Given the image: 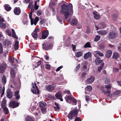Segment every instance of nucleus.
I'll use <instances>...</instances> for the list:
<instances>
[{
    "label": "nucleus",
    "mask_w": 121,
    "mask_h": 121,
    "mask_svg": "<svg viewBox=\"0 0 121 121\" xmlns=\"http://www.w3.org/2000/svg\"><path fill=\"white\" fill-rule=\"evenodd\" d=\"M95 79V78L93 76H91L90 77L88 78L86 80V82L89 83H92L93 82Z\"/></svg>",
    "instance_id": "f3484780"
},
{
    "label": "nucleus",
    "mask_w": 121,
    "mask_h": 121,
    "mask_svg": "<svg viewBox=\"0 0 121 121\" xmlns=\"http://www.w3.org/2000/svg\"><path fill=\"white\" fill-rule=\"evenodd\" d=\"M77 23V20L76 18H73L71 21V24L72 25L74 26L76 25Z\"/></svg>",
    "instance_id": "cd10ccee"
},
{
    "label": "nucleus",
    "mask_w": 121,
    "mask_h": 121,
    "mask_svg": "<svg viewBox=\"0 0 121 121\" xmlns=\"http://www.w3.org/2000/svg\"><path fill=\"white\" fill-rule=\"evenodd\" d=\"M72 47L73 48V49L74 51H75L76 50V45H72Z\"/></svg>",
    "instance_id": "052dcab7"
},
{
    "label": "nucleus",
    "mask_w": 121,
    "mask_h": 121,
    "mask_svg": "<svg viewBox=\"0 0 121 121\" xmlns=\"http://www.w3.org/2000/svg\"><path fill=\"white\" fill-rule=\"evenodd\" d=\"M39 17H36L35 19L33 18L31 19H30L31 25H32L34 24L35 25V26L39 21Z\"/></svg>",
    "instance_id": "9d476101"
},
{
    "label": "nucleus",
    "mask_w": 121,
    "mask_h": 121,
    "mask_svg": "<svg viewBox=\"0 0 121 121\" xmlns=\"http://www.w3.org/2000/svg\"><path fill=\"white\" fill-rule=\"evenodd\" d=\"M102 92L104 93L105 94H106L107 96H109L110 95L111 91H102Z\"/></svg>",
    "instance_id": "f704fd0d"
},
{
    "label": "nucleus",
    "mask_w": 121,
    "mask_h": 121,
    "mask_svg": "<svg viewBox=\"0 0 121 121\" xmlns=\"http://www.w3.org/2000/svg\"><path fill=\"white\" fill-rule=\"evenodd\" d=\"M82 54V52L81 51L77 52L76 53V56L77 57H79L81 56Z\"/></svg>",
    "instance_id": "4c0bfd02"
},
{
    "label": "nucleus",
    "mask_w": 121,
    "mask_h": 121,
    "mask_svg": "<svg viewBox=\"0 0 121 121\" xmlns=\"http://www.w3.org/2000/svg\"><path fill=\"white\" fill-rule=\"evenodd\" d=\"M55 95L56 98L60 99L61 101H63V99L61 98L62 96L60 92H58Z\"/></svg>",
    "instance_id": "412c9836"
},
{
    "label": "nucleus",
    "mask_w": 121,
    "mask_h": 121,
    "mask_svg": "<svg viewBox=\"0 0 121 121\" xmlns=\"http://www.w3.org/2000/svg\"><path fill=\"white\" fill-rule=\"evenodd\" d=\"M77 111L76 110H72L69 113L68 115V118L71 119H74V117L77 116Z\"/></svg>",
    "instance_id": "20e7f679"
},
{
    "label": "nucleus",
    "mask_w": 121,
    "mask_h": 121,
    "mask_svg": "<svg viewBox=\"0 0 121 121\" xmlns=\"http://www.w3.org/2000/svg\"><path fill=\"white\" fill-rule=\"evenodd\" d=\"M6 107V103H2L1 104V107L2 109H3V108Z\"/></svg>",
    "instance_id": "13d9d810"
},
{
    "label": "nucleus",
    "mask_w": 121,
    "mask_h": 121,
    "mask_svg": "<svg viewBox=\"0 0 121 121\" xmlns=\"http://www.w3.org/2000/svg\"><path fill=\"white\" fill-rule=\"evenodd\" d=\"M55 105L56 106V107H57V108L56 109V110H57V109H59V104L56 103H55Z\"/></svg>",
    "instance_id": "680f3d73"
},
{
    "label": "nucleus",
    "mask_w": 121,
    "mask_h": 121,
    "mask_svg": "<svg viewBox=\"0 0 121 121\" xmlns=\"http://www.w3.org/2000/svg\"><path fill=\"white\" fill-rule=\"evenodd\" d=\"M63 67L62 66H60L58 67L56 70V71H59Z\"/></svg>",
    "instance_id": "e2e57ef3"
},
{
    "label": "nucleus",
    "mask_w": 121,
    "mask_h": 121,
    "mask_svg": "<svg viewBox=\"0 0 121 121\" xmlns=\"http://www.w3.org/2000/svg\"><path fill=\"white\" fill-rule=\"evenodd\" d=\"M112 87V86L111 85H106L105 86V88L107 89L108 90H110Z\"/></svg>",
    "instance_id": "de8ad7c7"
},
{
    "label": "nucleus",
    "mask_w": 121,
    "mask_h": 121,
    "mask_svg": "<svg viewBox=\"0 0 121 121\" xmlns=\"http://www.w3.org/2000/svg\"><path fill=\"white\" fill-rule=\"evenodd\" d=\"M65 98L66 101L68 103L72 104L73 105L76 104V100L74 98L67 96L65 97Z\"/></svg>",
    "instance_id": "f03ea898"
},
{
    "label": "nucleus",
    "mask_w": 121,
    "mask_h": 121,
    "mask_svg": "<svg viewBox=\"0 0 121 121\" xmlns=\"http://www.w3.org/2000/svg\"><path fill=\"white\" fill-rule=\"evenodd\" d=\"M75 121H81L79 117H77L75 119Z\"/></svg>",
    "instance_id": "0e129e2a"
},
{
    "label": "nucleus",
    "mask_w": 121,
    "mask_h": 121,
    "mask_svg": "<svg viewBox=\"0 0 121 121\" xmlns=\"http://www.w3.org/2000/svg\"><path fill=\"white\" fill-rule=\"evenodd\" d=\"M39 31V29H35L32 33V37L34 38H37L38 36L37 33Z\"/></svg>",
    "instance_id": "4468645a"
},
{
    "label": "nucleus",
    "mask_w": 121,
    "mask_h": 121,
    "mask_svg": "<svg viewBox=\"0 0 121 121\" xmlns=\"http://www.w3.org/2000/svg\"><path fill=\"white\" fill-rule=\"evenodd\" d=\"M60 13L61 14L64 15L63 19L70 22V18L73 13L72 4L71 3L67 5L63 4L61 5Z\"/></svg>",
    "instance_id": "f257e3e1"
},
{
    "label": "nucleus",
    "mask_w": 121,
    "mask_h": 121,
    "mask_svg": "<svg viewBox=\"0 0 121 121\" xmlns=\"http://www.w3.org/2000/svg\"><path fill=\"white\" fill-rule=\"evenodd\" d=\"M33 2H30V3L28 7L30 9L33 8Z\"/></svg>",
    "instance_id": "09e8293b"
},
{
    "label": "nucleus",
    "mask_w": 121,
    "mask_h": 121,
    "mask_svg": "<svg viewBox=\"0 0 121 121\" xmlns=\"http://www.w3.org/2000/svg\"><path fill=\"white\" fill-rule=\"evenodd\" d=\"M96 28V30H98L99 29H104L106 27V25L103 22L99 23L98 26H95Z\"/></svg>",
    "instance_id": "1a4fd4ad"
},
{
    "label": "nucleus",
    "mask_w": 121,
    "mask_h": 121,
    "mask_svg": "<svg viewBox=\"0 0 121 121\" xmlns=\"http://www.w3.org/2000/svg\"><path fill=\"white\" fill-rule=\"evenodd\" d=\"M6 67L5 65H2L0 66V72L2 73L4 72L6 69Z\"/></svg>",
    "instance_id": "393cba45"
},
{
    "label": "nucleus",
    "mask_w": 121,
    "mask_h": 121,
    "mask_svg": "<svg viewBox=\"0 0 121 121\" xmlns=\"http://www.w3.org/2000/svg\"><path fill=\"white\" fill-rule=\"evenodd\" d=\"M121 93V91L120 90H117L111 94V97H113L115 95H119Z\"/></svg>",
    "instance_id": "4be33fe9"
},
{
    "label": "nucleus",
    "mask_w": 121,
    "mask_h": 121,
    "mask_svg": "<svg viewBox=\"0 0 121 121\" xmlns=\"http://www.w3.org/2000/svg\"><path fill=\"white\" fill-rule=\"evenodd\" d=\"M93 14L94 15V17L96 19H99L100 18V16L99 13L96 11L93 12Z\"/></svg>",
    "instance_id": "dca6fc26"
},
{
    "label": "nucleus",
    "mask_w": 121,
    "mask_h": 121,
    "mask_svg": "<svg viewBox=\"0 0 121 121\" xmlns=\"http://www.w3.org/2000/svg\"><path fill=\"white\" fill-rule=\"evenodd\" d=\"M117 36V35L115 32L114 31H112L108 33L107 37L109 39H113L115 38Z\"/></svg>",
    "instance_id": "7ed1b4c3"
},
{
    "label": "nucleus",
    "mask_w": 121,
    "mask_h": 121,
    "mask_svg": "<svg viewBox=\"0 0 121 121\" xmlns=\"http://www.w3.org/2000/svg\"><path fill=\"white\" fill-rule=\"evenodd\" d=\"M46 104L44 102H41L39 103V105L41 107H45Z\"/></svg>",
    "instance_id": "e433bc0d"
},
{
    "label": "nucleus",
    "mask_w": 121,
    "mask_h": 121,
    "mask_svg": "<svg viewBox=\"0 0 121 121\" xmlns=\"http://www.w3.org/2000/svg\"><path fill=\"white\" fill-rule=\"evenodd\" d=\"M104 63H102L101 65L98 68V71H101L102 69L103 68L104 66Z\"/></svg>",
    "instance_id": "79ce46f5"
},
{
    "label": "nucleus",
    "mask_w": 121,
    "mask_h": 121,
    "mask_svg": "<svg viewBox=\"0 0 121 121\" xmlns=\"http://www.w3.org/2000/svg\"><path fill=\"white\" fill-rule=\"evenodd\" d=\"M110 80L109 78H106L105 79V83L108 84L110 82Z\"/></svg>",
    "instance_id": "864d4df0"
},
{
    "label": "nucleus",
    "mask_w": 121,
    "mask_h": 121,
    "mask_svg": "<svg viewBox=\"0 0 121 121\" xmlns=\"http://www.w3.org/2000/svg\"><path fill=\"white\" fill-rule=\"evenodd\" d=\"M43 49L45 50L50 49L52 48V44H50L48 45L46 43L43 44Z\"/></svg>",
    "instance_id": "6e6552de"
},
{
    "label": "nucleus",
    "mask_w": 121,
    "mask_h": 121,
    "mask_svg": "<svg viewBox=\"0 0 121 121\" xmlns=\"http://www.w3.org/2000/svg\"><path fill=\"white\" fill-rule=\"evenodd\" d=\"M49 34V32L48 30H46L44 31L42 33V37L43 39H46L48 36Z\"/></svg>",
    "instance_id": "2eb2a0df"
},
{
    "label": "nucleus",
    "mask_w": 121,
    "mask_h": 121,
    "mask_svg": "<svg viewBox=\"0 0 121 121\" xmlns=\"http://www.w3.org/2000/svg\"><path fill=\"white\" fill-rule=\"evenodd\" d=\"M4 87H3V89L2 88V87H0V94L2 93L1 97H2V96L4 95Z\"/></svg>",
    "instance_id": "2f4dec72"
},
{
    "label": "nucleus",
    "mask_w": 121,
    "mask_h": 121,
    "mask_svg": "<svg viewBox=\"0 0 121 121\" xmlns=\"http://www.w3.org/2000/svg\"><path fill=\"white\" fill-rule=\"evenodd\" d=\"M24 25H27L28 24V22L26 19L23 20L22 21Z\"/></svg>",
    "instance_id": "8fccbe9b"
},
{
    "label": "nucleus",
    "mask_w": 121,
    "mask_h": 121,
    "mask_svg": "<svg viewBox=\"0 0 121 121\" xmlns=\"http://www.w3.org/2000/svg\"><path fill=\"white\" fill-rule=\"evenodd\" d=\"M95 52L96 54H98L100 56H104V55L103 53L99 51H95Z\"/></svg>",
    "instance_id": "7c9ffc66"
},
{
    "label": "nucleus",
    "mask_w": 121,
    "mask_h": 121,
    "mask_svg": "<svg viewBox=\"0 0 121 121\" xmlns=\"http://www.w3.org/2000/svg\"><path fill=\"white\" fill-rule=\"evenodd\" d=\"M18 93L19 92L17 91H16L15 93V98L16 99H17L20 98V96L18 94Z\"/></svg>",
    "instance_id": "473e14b6"
},
{
    "label": "nucleus",
    "mask_w": 121,
    "mask_h": 121,
    "mask_svg": "<svg viewBox=\"0 0 121 121\" xmlns=\"http://www.w3.org/2000/svg\"><path fill=\"white\" fill-rule=\"evenodd\" d=\"M3 52V46L0 43V53H2Z\"/></svg>",
    "instance_id": "49530a36"
},
{
    "label": "nucleus",
    "mask_w": 121,
    "mask_h": 121,
    "mask_svg": "<svg viewBox=\"0 0 121 121\" xmlns=\"http://www.w3.org/2000/svg\"><path fill=\"white\" fill-rule=\"evenodd\" d=\"M84 47L85 48H91L90 43L89 42H87L85 45Z\"/></svg>",
    "instance_id": "58836bf2"
},
{
    "label": "nucleus",
    "mask_w": 121,
    "mask_h": 121,
    "mask_svg": "<svg viewBox=\"0 0 121 121\" xmlns=\"http://www.w3.org/2000/svg\"><path fill=\"white\" fill-rule=\"evenodd\" d=\"M46 68L47 69H50V66L49 64H47L46 65Z\"/></svg>",
    "instance_id": "bf43d9fd"
},
{
    "label": "nucleus",
    "mask_w": 121,
    "mask_h": 121,
    "mask_svg": "<svg viewBox=\"0 0 121 121\" xmlns=\"http://www.w3.org/2000/svg\"><path fill=\"white\" fill-rule=\"evenodd\" d=\"M97 33L99 35H105L107 33V31L105 30H101L97 31Z\"/></svg>",
    "instance_id": "5701e85b"
},
{
    "label": "nucleus",
    "mask_w": 121,
    "mask_h": 121,
    "mask_svg": "<svg viewBox=\"0 0 121 121\" xmlns=\"http://www.w3.org/2000/svg\"><path fill=\"white\" fill-rule=\"evenodd\" d=\"M7 92V97L9 99L11 98L13 96V95L11 91L9 89L8 90Z\"/></svg>",
    "instance_id": "aec40b11"
},
{
    "label": "nucleus",
    "mask_w": 121,
    "mask_h": 121,
    "mask_svg": "<svg viewBox=\"0 0 121 121\" xmlns=\"http://www.w3.org/2000/svg\"><path fill=\"white\" fill-rule=\"evenodd\" d=\"M21 10L19 8H16L14 10V14L16 15H19L21 13Z\"/></svg>",
    "instance_id": "a211bd4d"
},
{
    "label": "nucleus",
    "mask_w": 121,
    "mask_h": 121,
    "mask_svg": "<svg viewBox=\"0 0 121 121\" xmlns=\"http://www.w3.org/2000/svg\"><path fill=\"white\" fill-rule=\"evenodd\" d=\"M4 21V19L0 16V27L2 28H5L6 27V24L3 23Z\"/></svg>",
    "instance_id": "f8f14e48"
},
{
    "label": "nucleus",
    "mask_w": 121,
    "mask_h": 121,
    "mask_svg": "<svg viewBox=\"0 0 121 121\" xmlns=\"http://www.w3.org/2000/svg\"><path fill=\"white\" fill-rule=\"evenodd\" d=\"M6 33L9 36H11L12 35L10 31L9 30H7L6 31Z\"/></svg>",
    "instance_id": "5fc2aeb1"
},
{
    "label": "nucleus",
    "mask_w": 121,
    "mask_h": 121,
    "mask_svg": "<svg viewBox=\"0 0 121 121\" xmlns=\"http://www.w3.org/2000/svg\"><path fill=\"white\" fill-rule=\"evenodd\" d=\"M14 60L13 58H9V61L11 63H13L14 61Z\"/></svg>",
    "instance_id": "4d7b16f0"
},
{
    "label": "nucleus",
    "mask_w": 121,
    "mask_h": 121,
    "mask_svg": "<svg viewBox=\"0 0 121 121\" xmlns=\"http://www.w3.org/2000/svg\"><path fill=\"white\" fill-rule=\"evenodd\" d=\"M42 11L41 10H39L37 12V13L38 16H40L42 14Z\"/></svg>",
    "instance_id": "3c124183"
},
{
    "label": "nucleus",
    "mask_w": 121,
    "mask_h": 121,
    "mask_svg": "<svg viewBox=\"0 0 121 121\" xmlns=\"http://www.w3.org/2000/svg\"><path fill=\"white\" fill-rule=\"evenodd\" d=\"M19 42L18 41H16V42L14 45V48L16 50H17L19 48Z\"/></svg>",
    "instance_id": "c756f323"
},
{
    "label": "nucleus",
    "mask_w": 121,
    "mask_h": 121,
    "mask_svg": "<svg viewBox=\"0 0 121 121\" xmlns=\"http://www.w3.org/2000/svg\"><path fill=\"white\" fill-rule=\"evenodd\" d=\"M86 89L88 91H91L92 90V87L90 86H88L86 88Z\"/></svg>",
    "instance_id": "37998d69"
},
{
    "label": "nucleus",
    "mask_w": 121,
    "mask_h": 121,
    "mask_svg": "<svg viewBox=\"0 0 121 121\" xmlns=\"http://www.w3.org/2000/svg\"><path fill=\"white\" fill-rule=\"evenodd\" d=\"M100 39V36L99 35H97L94 39V41L95 42H97Z\"/></svg>",
    "instance_id": "a19ab883"
},
{
    "label": "nucleus",
    "mask_w": 121,
    "mask_h": 121,
    "mask_svg": "<svg viewBox=\"0 0 121 121\" xmlns=\"http://www.w3.org/2000/svg\"><path fill=\"white\" fill-rule=\"evenodd\" d=\"M91 52H89L85 54L84 56V58L85 59H86L91 57Z\"/></svg>",
    "instance_id": "b1692460"
},
{
    "label": "nucleus",
    "mask_w": 121,
    "mask_h": 121,
    "mask_svg": "<svg viewBox=\"0 0 121 121\" xmlns=\"http://www.w3.org/2000/svg\"><path fill=\"white\" fill-rule=\"evenodd\" d=\"M2 81L3 83L4 84H5L6 82V78L4 76H3L2 79Z\"/></svg>",
    "instance_id": "ea45409f"
},
{
    "label": "nucleus",
    "mask_w": 121,
    "mask_h": 121,
    "mask_svg": "<svg viewBox=\"0 0 121 121\" xmlns=\"http://www.w3.org/2000/svg\"><path fill=\"white\" fill-rule=\"evenodd\" d=\"M46 21L45 19H43L40 22V23L41 25H42L44 23L46 22Z\"/></svg>",
    "instance_id": "603ef678"
},
{
    "label": "nucleus",
    "mask_w": 121,
    "mask_h": 121,
    "mask_svg": "<svg viewBox=\"0 0 121 121\" xmlns=\"http://www.w3.org/2000/svg\"><path fill=\"white\" fill-rule=\"evenodd\" d=\"M38 1H35L34 6V9L35 10H37L39 8V6L37 4V3H38Z\"/></svg>",
    "instance_id": "72a5a7b5"
},
{
    "label": "nucleus",
    "mask_w": 121,
    "mask_h": 121,
    "mask_svg": "<svg viewBox=\"0 0 121 121\" xmlns=\"http://www.w3.org/2000/svg\"><path fill=\"white\" fill-rule=\"evenodd\" d=\"M80 65L79 64L76 67V70H77L78 69L80 68Z\"/></svg>",
    "instance_id": "774afa93"
},
{
    "label": "nucleus",
    "mask_w": 121,
    "mask_h": 121,
    "mask_svg": "<svg viewBox=\"0 0 121 121\" xmlns=\"http://www.w3.org/2000/svg\"><path fill=\"white\" fill-rule=\"evenodd\" d=\"M113 70L114 71L117 72L118 71V69L116 68H114L113 69Z\"/></svg>",
    "instance_id": "338daca9"
},
{
    "label": "nucleus",
    "mask_w": 121,
    "mask_h": 121,
    "mask_svg": "<svg viewBox=\"0 0 121 121\" xmlns=\"http://www.w3.org/2000/svg\"><path fill=\"white\" fill-rule=\"evenodd\" d=\"M5 9L7 11H10L11 9V8L8 4H5L4 5Z\"/></svg>",
    "instance_id": "a878e982"
},
{
    "label": "nucleus",
    "mask_w": 121,
    "mask_h": 121,
    "mask_svg": "<svg viewBox=\"0 0 121 121\" xmlns=\"http://www.w3.org/2000/svg\"><path fill=\"white\" fill-rule=\"evenodd\" d=\"M45 89L48 91L51 92L55 88L50 85H48L45 86Z\"/></svg>",
    "instance_id": "ddd939ff"
},
{
    "label": "nucleus",
    "mask_w": 121,
    "mask_h": 121,
    "mask_svg": "<svg viewBox=\"0 0 121 121\" xmlns=\"http://www.w3.org/2000/svg\"><path fill=\"white\" fill-rule=\"evenodd\" d=\"M32 87L33 89H32L31 91L34 94H36L37 91V93L39 94V91L38 89V88L36 86V84L35 83V82L34 84L32 83Z\"/></svg>",
    "instance_id": "423d86ee"
},
{
    "label": "nucleus",
    "mask_w": 121,
    "mask_h": 121,
    "mask_svg": "<svg viewBox=\"0 0 121 121\" xmlns=\"http://www.w3.org/2000/svg\"><path fill=\"white\" fill-rule=\"evenodd\" d=\"M120 55L117 52H115L113 54V58L116 59L118 58L119 57Z\"/></svg>",
    "instance_id": "c85d7f7f"
},
{
    "label": "nucleus",
    "mask_w": 121,
    "mask_h": 121,
    "mask_svg": "<svg viewBox=\"0 0 121 121\" xmlns=\"http://www.w3.org/2000/svg\"><path fill=\"white\" fill-rule=\"evenodd\" d=\"M4 111V113L6 114H8L9 112L8 109L6 107L3 108V109Z\"/></svg>",
    "instance_id": "c9c22d12"
},
{
    "label": "nucleus",
    "mask_w": 121,
    "mask_h": 121,
    "mask_svg": "<svg viewBox=\"0 0 121 121\" xmlns=\"http://www.w3.org/2000/svg\"><path fill=\"white\" fill-rule=\"evenodd\" d=\"M25 121H34L32 118L30 117H28L26 118Z\"/></svg>",
    "instance_id": "a18cd8bd"
},
{
    "label": "nucleus",
    "mask_w": 121,
    "mask_h": 121,
    "mask_svg": "<svg viewBox=\"0 0 121 121\" xmlns=\"http://www.w3.org/2000/svg\"><path fill=\"white\" fill-rule=\"evenodd\" d=\"M38 57L35 56H33L32 57V59L34 60H35V62L33 64V65L34 66V67L35 68L39 66L41 64V61H39L37 59Z\"/></svg>",
    "instance_id": "39448f33"
},
{
    "label": "nucleus",
    "mask_w": 121,
    "mask_h": 121,
    "mask_svg": "<svg viewBox=\"0 0 121 121\" xmlns=\"http://www.w3.org/2000/svg\"><path fill=\"white\" fill-rule=\"evenodd\" d=\"M103 61L102 60H101L100 58L99 57L97 58L95 60V62L97 65H99L100 63H102Z\"/></svg>",
    "instance_id": "bb28decb"
},
{
    "label": "nucleus",
    "mask_w": 121,
    "mask_h": 121,
    "mask_svg": "<svg viewBox=\"0 0 121 121\" xmlns=\"http://www.w3.org/2000/svg\"><path fill=\"white\" fill-rule=\"evenodd\" d=\"M57 19L58 21L60 22L61 24H62V20L61 18L60 17L58 16H57Z\"/></svg>",
    "instance_id": "c03bdc74"
},
{
    "label": "nucleus",
    "mask_w": 121,
    "mask_h": 121,
    "mask_svg": "<svg viewBox=\"0 0 121 121\" xmlns=\"http://www.w3.org/2000/svg\"><path fill=\"white\" fill-rule=\"evenodd\" d=\"M45 58L47 60H48L49 59V57L48 55L44 56Z\"/></svg>",
    "instance_id": "69168bd1"
},
{
    "label": "nucleus",
    "mask_w": 121,
    "mask_h": 121,
    "mask_svg": "<svg viewBox=\"0 0 121 121\" xmlns=\"http://www.w3.org/2000/svg\"><path fill=\"white\" fill-rule=\"evenodd\" d=\"M9 105L12 108H14L18 107L19 105V104L15 101H12L10 102Z\"/></svg>",
    "instance_id": "9b49d317"
},
{
    "label": "nucleus",
    "mask_w": 121,
    "mask_h": 121,
    "mask_svg": "<svg viewBox=\"0 0 121 121\" xmlns=\"http://www.w3.org/2000/svg\"><path fill=\"white\" fill-rule=\"evenodd\" d=\"M12 36L13 37L16 39L18 38V37L16 35L15 33H12Z\"/></svg>",
    "instance_id": "6e6d98bb"
},
{
    "label": "nucleus",
    "mask_w": 121,
    "mask_h": 121,
    "mask_svg": "<svg viewBox=\"0 0 121 121\" xmlns=\"http://www.w3.org/2000/svg\"><path fill=\"white\" fill-rule=\"evenodd\" d=\"M112 51L110 50H108L106 52V54L105 55L106 57L108 58H110L112 54Z\"/></svg>",
    "instance_id": "6ab92c4d"
},
{
    "label": "nucleus",
    "mask_w": 121,
    "mask_h": 121,
    "mask_svg": "<svg viewBox=\"0 0 121 121\" xmlns=\"http://www.w3.org/2000/svg\"><path fill=\"white\" fill-rule=\"evenodd\" d=\"M17 69L15 66H14V67H13L11 70L10 74L11 77L14 78L15 77V74L17 72Z\"/></svg>",
    "instance_id": "0eeeda50"
}]
</instances>
